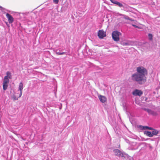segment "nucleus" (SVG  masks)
<instances>
[{"label": "nucleus", "instance_id": "f257e3e1", "mask_svg": "<svg viewBox=\"0 0 160 160\" xmlns=\"http://www.w3.org/2000/svg\"><path fill=\"white\" fill-rule=\"evenodd\" d=\"M137 72L131 75V79L140 85L144 84L147 81L148 72L147 69L143 67L140 66L137 68Z\"/></svg>", "mask_w": 160, "mask_h": 160}, {"label": "nucleus", "instance_id": "f03ea898", "mask_svg": "<svg viewBox=\"0 0 160 160\" xmlns=\"http://www.w3.org/2000/svg\"><path fill=\"white\" fill-rule=\"evenodd\" d=\"M121 33L118 31H115L112 33V37L113 39L116 42L119 41V36L121 35Z\"/></svg>", "mask_w": 160, "mask_h": 160}, {"label": "nucleus", "instance_id": "7ed1b4c3", "mask_svg": "<svg viewBox=\"0 0 160 160\" xmlns=\"http://www.w3.org/2000/svg\"><path fill=\"white\" fill-rule=\"evenodd\" d=\"M113 152L115 153L116 155L119 157H123L124 156V154L126 155V154L123 153L120 150L118 149H115L113 150Z\"/></svg>", "mask_w": 160, "mask_h": 160}, {"label": "nucleus", "instance_id": "20e7f679", "mask_svg": "<svg viewBox=\"0 0 160 160\" xmlns=\"http://www.w3.org/2000/svg\"><path fill=\"white\" fill-rule=\"evenodd\" d=\"M106 36V33L104 32L103 30H99L98 31V36L100 38H103Z\"/></svg>", "mask_w": 160, "mask_h": 160}, {"label": "nucleus", "instance_id": "39448f33", "mask_svg": "<svg viewBox=\"0 0 160 160\" xmlns=\"http://www.w3.org/2000/svg\"><path fill=\"white\" fill-rule=\"evenodd\" d=\"M143 94V92L141 90L135 89L133 92L132 94L134 96H141Z\"/></svg>", "mask_w": 160, "mask_h": 160}, {"label": "nucleus", "instance_id": "423d86ee", "mask_svg": "<svg viewBox=\"0 0 160 160\" xmlns=\"http://www.w3.org/2000/svg\"><path fill=\"white\" fill-rule=\"evenodd\" d=\"M6 16L8 19L9 23L10 24L12 23L14 21V18L12 17L8 13L6 14Z\"/></svg>", "mask_w": 160, "mask_h": 160}, {"label": "nucleus", "instance_id": "0eeeda50", "mask_svg": "<svg viewBox=\"0 0 160 160\" xmlns=\"http://www.w3.org/2000/svg\"><path fill=\"white\" fill-rule=\"evenodd\" d=\"M98 97L100 101L102 103H104L107 101L106 98L104 96L99 95Z\"/></svg>", "mask_w": 160, "mask_h": 160}, {"label": "nucleus", "instance_id": "6e6552de", "mask_svg": "<svg viewBox=\"0 0 160 160\" xmlns=\"http://www.w3.org/2000/svg\"><path fill=\"white\" fill-rule=\"evenodd\" d=\"M110 0L112 3L116 4L117 6L119 7H124L122 3L118 1H116L114 0Z\"/></svg>", "mask_w": 160, "mask_h": 160}, {"label": "nucleus", "instance_id": "1a4fd4ad", "mask_svg": "<svg viewBox=\"0 0 160 160\" xmlns=\"http://www.w3.org/2000/svg\"><path fill=\"white\" fill-rule=\"evenodd\" d=\"M23 88V83L22 82H21L19 83V87H18V89L20 90V93L19 95V96L18 97L19 98L20 97L22 94V89Z\"/></svg>", "mask_w": 160, "mask_h": 160}, {"label": "nucleus", "instance_id": "9d476101", "mask_svg": "<svg viewBox=\"0 0 160 160\" xmlns=\"http://www.w3.org/2000/svg\"><path fill=\"white\" fill-rule=\"evenodd\" d=\"M139 127L142 129L144 130L149 129L150 130H153V128H152L150 127L147 126H140Z\"/></svg>", "mask_w": 160, "mask_h": 160}, {"label": "nucleus", "instance_id": "9b49d317", "mask_svg": "<svg viewBox=\"0 0 160 160\" xmlns=\"http://www.w3.org/2000/svg\"><path fill=\"white\" fill-rule=\"evenodd\" d=\"M147 112L149 114H151L153 115H156V112L149 109L148 110Z\"/></svg>", "mask_w": 160, "mask_h": 160}, {"label": "nucleus", "instance_id": "f8f14e48", "mask_svg": "<svg viewBox=\"0 0 160 160\" xmlns=\"http://www.w3.org/2000/svg\"><path fill=\"white\" fill-rule=\"evenodd\" d=\"M8 78H9L8 77V76H5L3 81V83L8 84L9 82Z\"/></svg>", "mask_w": 160, "mask_h": 160}, {"label": "nucleus", "instance_id": "ddd939ff", "mask_svg": "<svg viewBox=\"0 0 160 160\" xmlns=\"http://www.w3.org/2000/svg\"><path fill=\"white\" fill-rule=\"evenodd\" d=\"M146 135L148 137H152V133L150 131H146Z\"/></svg>", "mask_w": 160, "mask_h": 160}, {"label": "nucleus", "instance_id": "4468645a", "mask_svg": "<svg viewBox=\"0 0 160 160\" xmlns=\"http://www.w3.org/2000/svg\"><path fill=\"white\" fill-rule=\"evenodd\" d=\"M153 131L152 132V136L153 135H157L158 133V131L157 130H156L155 129H153V130H152Z\"/></svg>", "mask_w": 160, "mask_h": 160}, {"label": "nucleus", "instance_id": "2eb2a0df", "mask_svg": "<svg viewBox=\"0 0 160 160\" xmlns=\"http://www.w3.org/2000/svg\"><path fill=\"white\" fill-rule=\"evenodd\" d=\"M8 87V84H6L3 83V89L4 90H6L7 89Z\"/></svg>", "mask_w": 160, "mask_h": 160}, {"label": "nucleus", "instance_id": "dca6fc26", "mask_svg": "<svg viewBox=\"0 0 160 160\" xmlns=\"http://www.w3.org/2000/svg\"><path fill=\"white\" fill-rule=\"evenodd\" d=\"M148 37L149 40H152V34L149 33L148 35Z\"/></svg>", "mask_w": 160, "mask_h": 160}, {"label": "nucleus", "instance_id": "f3484780", "mask_svg": "<svg viewBox=\"0 0 160 160\" xmlns=\"http://www.w3.org/2000/svg\"><path fill=\"white\" fill-rule=\"evenodd\" d=\"M7 76H8V77L10 79L11 78V73L10 72H7Z\"/></svg>", "mask_w": 160, "mask_h": 160}, {"label": "nucleus", "instance_id": "a211bd4d", "mask_svg": "<svg viewBox=\"0 0 160 160\" xmlns=\"http://www.w3.org/2000/svg\"><path fill=\"white\" fill-rule=\"evenodd\" d=\"M19 98L18 97V98L16 96H14L13 97V99L14 100H18V98Z\"/></svg>", "mask_w": 160, "mask_h": 160}, {"label": "nucleus", "instance_id": "6ab92c4d", "mask_svg": "<svg viewBox=\"0 0 160 160\" xmlns=\"http://www.w3.org/2000/svg\"><path fill=\"white\" fill-rule=\"evenodd\" d=\"M126 155L127 156L128 158L129 159V160H132V158L130 156H129L128 155L126 154Z\"/></svg>", "mask_w": 160, "mask_h": 160}, {"label": "nucleus", "instance_id": "aec40b11", "mask_svg": "<svg viewBox=\"0 0 160 160\" xmlns=\"http://www.w3.org/2000/svg\"><path fill=\"white\" fill-rule=\"evenodd\" d=\"M59 0H53V2L55 4H58V2Z\"/></svg>", "mask_w": 160, "mask_h": 160}, {"label": "nucleus", "instance_id": "412c9836", "mask_svg": "<svg viewBox=\"0 0 160 160\" xmlns=\"http://www.w3.org/2000/svg\"><path fill=\"white\" fill-rule=\"evenodd\" d=\"M142 109H143V110H144V111H147V112L148 111V109L146 108H142Z\"/></svg>", "mask_w": 160, "mask_h": 160}, {"label": "nucleus", "instance_id": "4be33fe9", "mask_svg": "<svg viewBox=\"0 0 160 160\" xmlns=\"http://www.w3.org/2000/svg\"><path fill=\"white\" fill-rule=\"evenodd\" d=\"M61 52H58V50H57L56 51V53L58 55H60L59 53H61Z\"/></svg>", "mask_w": 160, "mask_h": 160}, {"label": "nucleus", "instance_id": "5701e85b", "mask_svg": "<svg viewBox=\"0 0 160 160\" xmlns=\"http://www.w3.org/2000/svg\"><path fill=\"white\" fill-rule=\"evenodd\" d=\"M132 26L135 28H138V26L132 24Z\"/></svg>", "mask_w": 160, "mask_h": 160}, {"label": "nucleus", "instance_id": "b1692460", "mask_svg": "<svg viewBox=\"0 0 160 160\" xmlns=\"http://www.w3.org/2000/svg\"><path fill=\"white\" fill-rule=\"evenodd\" d=\"M65 52H61V53H59L60 55H63V54H65Z\"/></svg>", "mask_w": 160, "mask_h": 160}, {"label": "nucleus", "instance_id": "393cba45", "mask_svg": "<svg viewBox=\"0 0 160 160\" xmlns=\"http://www.w3.org/2000/svg\"><path fill=\"white\" fill-rule=\"evenodd\" d=\"M128 20H129L131 21H133L134 20L132 18H128Z\"/></svg>", "mask_w": 160, "mask_h": 160}, {"label": "nucleus", "instance_id": "a878e982", "mask_svg": "<svg viewBox=\"0 0 160 160\" xmlns=\"http://www.w3.org/2000/svg\"><path fill=\"white\" fill-rule=\"evenodd\" d=\"M0 8H2V9H4V8L2 7V6H0Z\"/></svg>", "mask_w": 160, "mask_h": 160}, {"label": "nucleus", "instance_id": "bb28decb", "mask_svg": "<svg viewBox=\"0 0 160 160\" xmlns=\"http://www.w3.org/2000/svg\"><path fill=\"white\" fill-rule=\"evenodd\" d=\"M128 18H129V17H128L126 19L128 20Z\"/></svg>", "mask_w": 160, "mask_h": 160}, {"label": "nucleus", "instance_id": "cd10ccee", "mask_svg": "<svg viewBox=\"0 0 160 160\" xmlns=\"http://www.w3.org/2000/svg\"><path fill=\"white\" fill-rule=\"evenodd\" d=\"M125 45H127V43H125Z\"/></svg>", "mask_w": 160, "mask_h": 160}]
</instances>
